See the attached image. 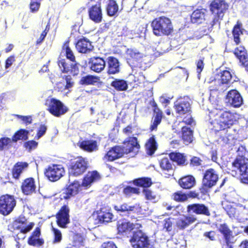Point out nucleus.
Wrapping results in <instances>:
<instances>
[{
  "instance_id": "nucleus-1",
  "label": "nucleus",
  "mask_w": 248,
  "mask_h": 248,
  "mask_svg": "<svg viewBox=\"0 0 248 248\" xmlns=\"http://www.w3.org/2000/svg\"><path fill=\"white\" fill-rule=\"evenodd\" d=\"M210 128L215 132L221 131L224 135L221 137L225 143H229L233 139L228 128L236 121L238 117L236 113L230 111H218L217 109L210 112Z\"/></svg>"
},
{
  "instance_id": "nucleus-2",
  "label": "nucleus",
  "mask_w": 248,
  "mask_h": 248,
  "mask_svg": "<svg viewBox=\"0 0 248 248\" xmlns=\"http://www.w3.org/2000/svg\"><path fill=\"white\" fill-rule=\"evenodd\" d=\"M124 144L126 145L124 147L117 146L111 148L103 157V160L104 161H112L122 157L124 154L138 152L140 145L137 142L136 138L130 137L129 140Z\"/></svg>"
},
{
  "instance_id": "nucleus-3",
  "label": "nucleus",
  "mask_w": 248,
  "mask_h": 248,
  "mask_svg": "<svg viewBox=\"0 0 248 248\" xmlns=\"http://www.w3.org/2000/svg\"><path fill=\"white\" fill-rule=\"evenodd\" d=\"M153 32L156 36L168 35L173 31L170 20L165 16L154 19L152 23Z\"/></svg>"
},
{
  "instance_id": "nucleus-4",
  "label": "nucleus",
  "mask_w": 248,
  "mask_h": 248,
  "mask_svg": "<svg viewBox=\"0 0 248 248\" xmlns=\"http://www.w3.org/2000/svg\"><path fill=\"white\" fill-rule=\"evenodd\" d=\"M228 7L224 0H214L211 3L210 10L214 16L210 23L212 27L217 23L219 25V20L223 17Z\"/></svg>"
},
{
  "instance_id": "nucleus-5",
  "label": "nucleus",
  "mask_w": 248,
  "mask_h": 248,
  "mask_svg": "<svg viewBox=\"0 0 248 248\" xmlns=\"http://www.w3.org/2000/svg\"><path fill=\"white\" fill-rule=\"evenodd\" d=\"M247 160L242 156L236 158L232 163V175L239 174L242 176L241 180L243 183L248 184V168Z\"/></svg>"
},
{
  "instance_id": "nucleus-6",
  "label": "nucleus",
  "mask_w": 248,
  "mask_h": 248,
  "mask_svg": "<svg viewBox=\"0 0 248 248\" xmlns=\"http://www.w3.org/2000/svg\"><path fill=\"white\" fill-rule=\"evenodd\" d=\"M46 105L48 111L56 117H60L68 110L67 108L62 102L55 98L47 99Z\"/></svg>"
},
{
  "instance_id": "nucleus-7",
  "label": "nucleus",
  "mask_w": 248,
  "mask_h": 248,
  "mask_svg": "<svg viewBox=\"0 0 248 248\" xmlns=\"http://www.w3.org/2000/svg\"><path fill=\"white\" fill-rule=\"evenodd\" d=\"M16 205V201L14 196L8 194L0 197V213L3 215L9 214Z\"/></svg>"
},
{
  "instance_id": "nucleus-8",
  "label": "nucleus",
  "mask_w": 248,
  "mask_h": 248,
  "mask_svg": "<svg viewBox=\"0 0 248 248\" xmlns=\"http://www.w3.org/2000/svg\"><path fill=\"white\" fill-rule=\"evenodd\" d=\"M130 243L134 248H147L149 245L148 236L141 231L134 232Z\"/></svg>"
},
{
  "instance_id": "nucleus-9",
  "label": "nucleus",
  "mask_w": 248,
  "mask_h": 248,
  "mask_svg": "<svg viewBox=\"0 0 248 248\" xmlns=\"http://www.w3.org/2000/svg\"><path fill=\"white\" fill-rule=\"evenodd\" d=\"M87 168V161L84 158L79 157L72 162L69 169V173L70 176H78L82 174Z\"/></svg>"
},
{
  "instance_id": "nucleus-10",
  "label": "nucleus",
  "mask_w": 248,
  "mask_h": 248,
  "mask_svg": "<svg viewBox=\"0 0 248 248\" xmlns=\"http://www.w3.org/2000/svg\"><path fill=\"white\" fill-rule=\"evenodd\" d=\"M64 170L61 165H53L48 167L46 175L51 181H56L60 179L63 175Z\"/></svg>"
},
{
  "instance_id": "nucleus-11",
  "label": "nucleus",
  "mask_w": 248,
  "mask_h": 248,
  "mask_svg": "<svg viewBox=\"0 0 248 248\" xmlns=\"http://www.w3.org/2000/svg\"><path fill=\"white\" fill-rule=\"evenodd\" d=\"M218 179V175L217 171L213 169H210L206 170L204 174L202 184L204 186L211 188L216 185Z\"/></svg>"
},
{
  "instance_id": "nucleus-12",
  "label": "nucleus",
  "mask_w": 248,
  "mask_h": 248,
  "mask_svg": "<svg viewBox=\"0 0 248 248\" xmlns=\"http://www.w3.org/2000/svg\"><path fill=\"white\" fill-rule=\"evenodd\" d=\"M34 225V223L32 222L27 223L24 217H19L12 224L13 227L15 230H19L23 233H26L30 231Z\"/></svg>"
},
{
  "instance_id": "nucleus-13",
  "label": "nucleus",
  "mask_w": 248,
  "mask_h": 248,
  "mask_svg": "<svg viewBox=\"0 0 248 248\" xmlns=\"http://www.w3.org/2000/svg\"><path fill=\"white\" fill-rule=\"evenodd\" d=\"M93 217H96L101 223H108L111 222L114 216L109 209L102 208L99 210L94 212L93 214Z\"/></svg>"
},
{
  "instance_id": "nucleus-14",
  "label": "nucleus",
  "mask_w": 248,
  "mask_h": 248,
  "mask_svg": "<svg viewBox=\"0 0 248 248\" xmlns=\"http://www.w3.org/2000/svg\"><path fill=\"white\" fill-rule=\"evenodd\" d=\"M174 108L177 113L183 115L190 111L191 107L188 98H180L174 103Z\"/></svg>"
},
{
  "instance_id": "nucleus-15",
  "label": "nucleus",
  "mask_w": 248,
  "mask_h": 248,
  "mask_svg": "<svg viewBox=\"0 0 248 248\" xmlns=\"http://www.w3.org/2000/svg\"><path fill=\"white\" fill-rule=\"evenodd\" d=\"M218 231L223 235L225 241L228 246L233 244L235 241V236L233 235L232 232L230 229L228 225L225 224L217 225Z\"/></svg>"
},
{
  "instance_id": "nucleus-16",
  "label": "nucleus",
  "mask_w": 248,
  "mask_h": 248,
  "mask_svg": "<svg viewBox=\"0 0 248 248\" xmlns=\"http://www.w3.org/2000/svg\"><path fill=\"white\" fill-rule=\"evenodd\" d=\"M226 100L227 103L234 108L240 107L243 103L241 95L235 90H232L228 93Z\"/></svg>"
},
{
  "instance_id": "nucleus-17",
  "label": "nucleus",
  "mask_w": 248,
  "mask_h": 248,
  "mask_svg": "<svg viewBox=\"0 0 248 248\" xmlns=\"http://www.w3.org/2000/svg\"><path fill=\"white\" fill-rule=\"evenodd\" d=\"M69 207L66 205H64L57 214L56 216L57 222L61 227L64 228L66 225L69 223Z\"/></svg>"
},
{
  "instance_id": "nucleus-18",
  "label": "nucleus",
  "mask_w": 248,
  "mask_h": 248,
  "mask_svg": "<svg viewBox=\"0 0 248 248\" xmlns=\"http://www.w3.org/2000/svg\"><path fill=\"white\" fill-rule=\"evenodd\" d=\"M196 220L197 218L194 215H183L177 219L176 224L179 229H184L190 224L194 223Z\"/></svg>"
},
{
  "instance_id": "nucleus-19",
  "label": "nucleus",
  "mask_w": 248,
  "mask_h": 248,
  "mask_svg": "<svg viewBox=\"0 0 248 248\" xmlns=\"http://www.w3.org/2000/svg\"><path fill=\"white\" fill-rule=\"evenodd\" d=\"M76 47L79 52L86 53L92 50L93 47L88 39L84 38L78 41Z\"/></svg>"
},
{
  "instance_id": "nucleus-20",
  "label": "nucleus",
  "mask_w": 248,
  "mask_h": 248,
  "mask_svg": "<svg viewBox=\"0 0 248 248\" xmlns=\"http://www.w3.org/2000/svg\"><path fill=\"white\" fill-rule=\"evenodd\" d=\"M77 145L81 149L88 152H93L98 150L97 143L94 140H80L78 142Z\"/></svg>"
},
{
  "instance_id": "nucleus-21",
  "label": "nucleus",
  "mask_w": 248,
  "mask_h": 248,
  "mask_svg": "<svg viewBox=\"0 0 248 248\" xmlns=\"http://www.w3.org/2000/svg\"><path fill=\"white\" fill-rule=\"evenodd\" d=\"M89 17L95 23H99L102 19V14L100 4L93 6L89 10Z\"/></svg>"
},
{
  "instance_id": "nucleus-22",
  "label": "nucleus",
  "mask_w": 248,
  "mask_h": 248,
  "mask_svg": "<svg viewBox=\"0 0 248 248\" xmlns=\"http://www.w3.org/2000/svg\"><path fill=\"white\" fill-rule=\"evenodd\" d=\"M91 69L96 73H100L105 67L106 62L103 59L100 57H94L90 61Z\"/></svg>"
},
{
  "instance_id": "nucleus-23",
  "label": "nucleus",
  "mask_w": 248,
  "mask_h": 248,
  "mask_svg": "<svg viewBox=\"0 0 248 248\" xmlns=\"http://www.w3.org/2000/svg\"><path fill=\"white\" fill-rule=\"evenodd\" d=\"M21 189L26 195H29L34 192L36 189V185L33 178H27L23 182Z\"/></svg>"
},
{
  "instance_id": "nucleus-24",
  "label": "nucleus",
  "mask_w": 248,
  "mask_h": 248,
  "mask_svg": "<svg viewBox=\"0 0 248 248\" xmlns=\"http://www.w3.org/2000/svg\"><path fill=\"white\" fill-rule=\"evenodd\" d=\"M99 178V174L97 171L88 172L83 180L82 186L86 188L89 187L92 183L98 180Z\"/></svg>"
},
{
  "instance_id": "nucleus-25",
  "label": "nucleus",
  "mask_w": 248,
  "mask_h": 248,
  "mask_svg": "<svg viewBox=\"0 0 248 248\" xmlns=\"http://www.w3.org/2000/svg\"><path fill=\"white\" fill-rule=\"evenodd\" d=\"M188 212H192L197 214H203L209 216L210 215L208 209L202 204H193L187 206Z\"/></svg>"
},
{
  "instance_id": "nucleus-26",
  "label": "nucleus",
  "mask_w": 248,
  "mask_h": 248,
  "mask_svg": "<svg viewBox=\"0 0 248 248\" xmlns=\"http://www.w3.org/2000/svg\"><path fill=\"white\" fill-rule=\"evenodd\" d=\"M222 205L230 218L236 219L239 217V211L234 207L233 203L228 201H223Z\"/></svg>"
},
{
  "instance_id": "nucleus-27",
  "label": "nucleus",
  "mask_w": 248,
  "mask_h": 248,
  "mask_svg": "<svg viewBox=\"0 0 248 248\" xmlns=\"http://www.w3.org/2000/svg\"><path fill=\"white\" fill-rule=\"evenodd\" d=\"M108 74H115L119 72L120 65L118 60L113 57H109L108 58Z\"/></svg>"
},
{
  "instance_id": "nucleus-28",
  "label": "nucleus",
  "mask_w": 248,
  "mask_h": 248,
  "mask_svg": "<svg viewBox=\"0 0 248 248\" xmlns=\"http://www.w3.org/2000/svg\"><path fill=\"white\" fill-rule=\"evenodd\" d=\"M135 225L125 219L120 220L117 222V229L119 233L130 232L134 228Z\"/></svg>"
},
{
  "instance_id": "nucleus-29",
  "label": "nucleus",
  "mask_w": 248,
  "mask_h": 248,
  "mask_svg": "<svg viewBox=\"0 0 248 248\" xmlns=\"http://www.w3.org/2000/svg\"><path fill=\"white\" fill-rule=\"evenodd\" d=\"M80 185L78 181H75L70 183L66 190V195L63 197L65 199H68L70 196L76 195L79 192L80 189Z\"/></svg>"
},
{
  "instance_id": "nucleus-30",
  "label": "nucleus",
  "mask_w": 248,
  "mask_h": 248,
  "mask_svg": "<svg viewBox=\"0 0 248 248\" xmlns=\"http://www.w3.org/2000/svg\"><path fill=\"white\" fill-rule=\"evenodd\" d=\"M179 184L183 188L190 189L195 184V178L191 175L183 177L179 180Z\"/></svg>"
},
{
  "instance_id": "nucleus-31",
  "label": "nucleus",
  "mask_w": 248,
  "mask_h": 248,
  "mask_svg": "<svg viewBox=\"0 0 248 248\" xmlns=\"http://www.w3.org/2000/svg\"><path fill=\"white\" fill-rule=\"evenodd\" d=\"M40 235V230L39 228H36L32 235L29 238V244L34 246H40L43 245L44 241L39 238Z\"/></svg>"
},
{
  "instance_id": "nucleus-32",
  "label": "nucleus",
  "mask_w": 248,
  "mask_h": 248,
  "mask_svg": "<svg viewBox=\"0 0 248 248\" xmlns=\"http://www.w3.org/2000/svg\"><path fill=\"white\" fill-rule=\"evenodd\" d=\"M160 166L162 170L167 171L168 176L172 175L173 172L172 165L171 164V160L170 158L164 157L161 159L160 161Z\"/></svg>"
},
{
  "instance_id": "nucleus-33",
  "label": "nucleus",
  "mask_w": 248,
  "mask_h": 248,
  "mask_svg": "<svg viewBox=\"0 0 248 248\" xmlns=\"http://www.w3.org/2000/svg\"><path fill=\"white\" fill-rule=\"evenodd\" d=\"M205 10H195L191 16V22L193 23H201L204 20Z\"/></svg>"
},
{
  "instance_id": "nucleus-34",
  "label": "nucleus",
  "mask_w": 248,
  "mask_h": 248,
  "mask_svg": "<svg viewBox=\"0 0 248 248\" xmlns=\"http://www.w3.org/2000/svg\"><path fill=\"white\" fill-rule=\"evenodd\" d=\"M126 54L127 59L134 61H139L144 56L143 53L135 48L127 49Z\"/></svg>"
},
{
  "instance_id": "nucleus-35",
  "label": "nucleus",
  "mask_w": 248,
  "mask_h": 248,
  "mask_svg": "<svg viewBox=\"0 0 248 248\" xmlns=\"http://www.w3.org/2000/svg\"><path fill=\"white\" fill-rule=\"evenodd\" d=\"M28 166V164L27 163H17L13 169V177L16 179L18 178L20 174L27 168Z\"/></svg>"
},
{
  "instance_id": "nucleus-36",
  "label": "nucleus",
  "mask_w": 248,
  "mask_h": 248,
  "mask_svg": "<svg viewBox=\"0 0 248 248\" xmlns=\"http://www.w3.org/2000/svg\"><path fill=\"white\" fill-rule=\"evenodd\" d=\"M226 87L227 86L221 83V80L220 79L219 77L217 76L216 78L211 82V85L209 86V89L210 91H223L226 89Z\"/></svg>"
},
{
  "instance_id": "nucleus-37",
  "label": "nucleus",
  "mask_w": 248,
  "mask_h": 248,
  "mask_svg": "<svg viewBox=\"0 0 248 248\" xmlns=\"http://www.w3.org/2000/svg\"><path fill=\"white\" fill-rule=\"evenodd\" d=\"M157 143L154 137L150 138L145 144V149L147 154L152 155L157 149Z\"/></svg>"
},
{
  "instance_id": "nucleus-38",
  "label": "nucleus",
  "mask_w": 248,
  "mask_h": 248,
  "mask_svg": "<svg viewBox=\"0 0 248 248\" xmlns=\"http://www.w3.org/2000/svg\"><path fill=\"white\" fill-rule=\"evenodd\" d=\"M154 111L155 113L154 118L153 124L150 126V129L152 131L156 129L157 125L161 121L162 117V112L158 108H155Z\"/></svg>"
},
{
  "instance_id": "nucleus-39",
  "label": "nucleus",
  "mask_w": 248,
  "mask_h": 248,
  "mask_svg": "<svg viewBox=\"0 0 248 248\" xmlns=\"http://www.w3.org/2000/svg\"><path fill=\"white\" fill-rule=\"evenodd\" d=\"M169 156L171 161L176 162L178 165H185L186 161V156L179 153H171Z\"/></svg>"
},
{
  "instance_id": "nucleus-40",
  "label": "nucleus",
  "mask_w": 248,
  "mask_h": 248,
  "mask_svg": "<svg viewBox=\"0 0 248 248\" xmlns=\"http://www.w3.org/2000/svg\"><path fill=\"white\" fill-rule=\"evenodd\" d=\"M73 85V82L71 81V77L67 76L65 79H63L62 82L57 83V86L59 90L63 91L66 89L69 90Z\"/></svg>"
},
{
  "instance_id": "nucleus-41",
  "label": "nucleus",
  "mask_w": 248,
  "mask_h": 248,
  "mask_svg": "<svg viewBox=\"0 0 248 248\" xmlns=\"http://www.w3.org/2000/svg\"><path fill=\"white\" fill-rule=\"evenodd\" d=\"M234 54L236 57L240 60L243 64H245L247 58L246 52L244 46H240L236 48Z\"/></svg>"
},
{
  "instance_id": "nucleus-42",
  "label": "nucleus",
  "mask_w": 248,
  "mask_h": 248,
  "mask_svg": "<svg viewBox=\"0 0 248 248\" xmlns=\"http://www.w3.org/2000/svg\"><path fill=\"white\" fill-rule=\"evenodd\" d=\"M111 86L117 91H125L128 87L126 81L119 79H115L111 83Z\"/></svg>"
},
{
  "instance_id": "nucleus-43",
  "label": "nucleus",
  "mask_w": 248,
  "mask_h": 248,
  "mask_svg": "<svg viewBox=\"0 0 248 248\" xmlns=\"http://www.w3.org/2000/svg\"><path fill=\"white\" fill-rule=\"evenodd\" d=\"M107 11L108 16H115L118 11V6L114 0H109L107 4Z\"/></svg>"
},
{
  "instance_id": "nucleus-44",
  "label": "nucleus",
  "mask_w": 248,
  "mask_h": 248,
  "mask_svg": "<svg viewBox=\"0 0 248 248\" xmlns=\"http://www.w3.org/2000/svg\"><path fill=\"white\" fill-rule=\"evenodd\" d=\"M99 80V79L97 77L88 75L82 77L80 80V83L86 85H94L95 83H97Z\"/></svg>"
},
{
  "instance_id": "nucleus-45",
  "label": "nucleus",
  "mask_w": 248,
  "mask_h": 248,
  "mask_svg": "<svg viewBox=\"0 0 248 248\" xmlns=\"http://www.w3.org/2000/svg\"><path fill=\"white\" fill-rule=\"evenodd\" d=\"M29 131L25 129H20L17 131L12 138L13 142H16L19 140H26L28 138Z\"/></svg>"
},
{
  "instance_id": "nucleus-46",
  "label": "nucleus",
  "mask_w": 248,
  "mask_h": 248,
  "mask_svg": "<svg viewBox=\"0 0 248 248\" xmlns=\"http://www.w3.org/2000/svg\"><path fill=\"white\" fill-rule=\"evenodd\" d=\"M183 139L186 144L190 143L192 141V131L186 126L182 128Z\"/></svg>"
},
{
  "instance_id": "nucleus-47",
  "label": "nucleus",
  "mask_w": 248,
  "mask_h": 248,
  "mask_svg": "<svg viewBox=\"0 0 248 248\" xmlns=\"http://www.w3.org/2000/svg\"><path fill=\"white\" fill-rule=\"evenodd\" d=\"M243 33V30L242 29V24L239 22H237V24L234 27L232 31V34L233 36L234 41L236 44L240 43L239 36Z\"/></svg>"
},
{
  "instance_id": "nucleus-48",
  "label": "nucleus",
  "mask_w": 248,
  "mask_h": 248,
  "mask_svg": "<svg viewBox=\"0 0 248 248\" xmlns=\"http://www.w3.org/2000/svg\"><path fill=\"white\" fill-rule=\"evenodd\" d=\"M134 183L135 185L144 187H149L152 184L151 179L149 178H140L135 180Z\"/></svg>"
},
{
  "instance_id": "nucleus-49",
  "label": "nucleus",
  "mask_w": 248,
  "mask_h": 248,
  "mask_svg": "<svg viewBox=\"0 0 248 248\" xmlns=\"http://www.w3.org/2000/svg\"><path fill=\"white\" fill-rule=\"evenodd\" d=\"M217 77H219L221 80V83L226 85L232 78V75L230 72L228 71H223L220 73V75H218Z\"/></svg>"
},
{
  "instance_id": "nucleus-50",
  "label": "nucleus",
  "mask_w": 248,
  "mask_h": 248,
  "mask_svg": "<svg viewBox=\"0 0 248 248\" xmlns=\"http://www.w3.org/2000/svg\"><path fill=\"white\" fill-rule=\"evenodd\" d=\"M134 206H129L126 203L120 205H115L114 206V209L118 212H128L132 211L134 210Z\"/></svg>"
},
{
  "instance_id": "nucleus-51",
  "label": "nucleus",
  "mask_w": 248,
  "mask_h": 248,
  "mask_svg": "<svg viewBox=\"0 0 248 248\" xmlns=\"http://www.w3.org/2000/svg\"><path fill=\"white\" fill-rule=\"evenodd\" d=\"M58 65L62 72L68 73L72 70V65H69L66 63L65 60H60L59 61Z\"/></svg>"
},
{
  "instance_id": "nucleus-52",
  "label": "nucleus",
  "mask_w": 248,
  "mask_h": 248,
  "mask_svg": "<svg viewBox=\"0 0 248 248\" xmlns=\"http://www.w3.org/2000/svg\"><path fill=\"white\" fill-rule=\"evenodd\" d=\"M172 199L177 202H184L187 199L186 194L181 191H178L174 193L172 196Z\"/></svg>"
},
{
  "instance_id": "nucleus-53",
  "label": "nucleus",
  "mask_w": 248,
  "mask_h": 248,
  "mask_svg": "<svg viewBox=\"0 0 248 248\" xmlns=\"http://www.w3.org/2000/svg\"><path fill=\"white\" fill-rule=\"evenodd\" d=\"M143 192L147 200L152 201L153 202H156L158 201V197L151 190L149 189H144Z\"/></svg>"
},
{
  "instance_id": "nucleus-54",
  "label": "nucleus",
  "mask_w": 248,
  "mask_h": 248,
  "mask_svg": "<svg viewBox=\"0 0 248 248\" xmlns=\"http://www.w3.org/2000/svg\"><path fill=\"white\" fill-rule=\"evenodd\" d=\"M13 142L12 139L4 137L0 139V150L10 146Z\"/></svg>"
},
{
  "instance_id": "nucleus-55",
  "label": "nucleus",
  "mask_w": 248,
  "mask_h": 248,
  "mask_svg": "<svg viewBox=\"0 0 248 248\" xmlns=\"http://www.w3.org/2000/svg\"><path fill=\"white\" fill-rule=\"evenodd\" d=\"M63 50H65V54L68 59L72 62H74L75 60V57L71 48L66 44L63 46Z\"/></svg>"
},
{
  "instance_id": "nucleus-56",
  "label": "nucleus",
  "mask_w": 248,
  "mask_h": 248,
  "mask_svg": "<svg viewBox=\"0 0 248 248\" xmlns=\"http://www.w3.org/2000/svg\"><path fill=\"white\" fill-rule=\"evenodd\" d=\"M124 193L126 195L130 196L132 194H139L140 191L139 188L127 186L124 189Z\"/></svg>"
},
{
  "instance_id": "nucleus-57",
  "label": "nucleus",
  "mask_w": 248,
  "mask_h": 248,
  "mask_svg": "<svg viewBox=\"0 0 248 248\" xmlns=\"http://www.w3.org/2000/svg\"><path fill=\"white\" fill-rule=\"evenodd\" d=\"M52 230L54 235V238L53 243L54 244L60 243L62 239L61 232L59 230L53 227H52Z\"/></svg>"
},
{
  "instance_id": "nucleus-58",
  "label": "nucleus",
  "mask_w": 248,
  "mask_h": 248,
  "mask_svg": "<svg viewBox=\"0 0 248 248\" xmlns=\"http://www.w3.org/2000/svg\"><path fill=\"white\" fill-rule=\"evenodd\" d=\"M42 0H31L30 9L32 12H37L40 7Z\"/></svg>"
},
{
  "instance_id": "nucleus-59",
  "label": "nucleus",
  "mask_w": 248,
  "mask_h": 248,
  "mask_svg": "<svg viewBox=\"0 0 248 248\" xmlns=\"http://www.w3.org/2000/svg\"><path fill=\"white\" fill-rule=\"evenodd\" d=\"M38 146V142L34 140H30L24 143V146L27 150L31 151L34 150Z\"/></svg>"
},
{
  "instance_id": "nucleus-60",
  "label": "nucleus",
  "mask_w": 248,
  "mask_h": 248,
  "mask_svg": "<svg viewBox=\"0 0 248 248\" xmlns=\"http://www.w3.org/2000/svg\"><path fill=\"white\" fill-rule=\"evenodd\" d=\"M46 129V127L45 125H40L38 129L37 135L35 136V138L37 140L39 139L45 134Z\"/></svg>"
},
{
  "instance_id": "nucleus-61",
  "label": "nucleus",
  "mask_w": 248,
  "mask_h": 248,
  "mask_svg": "<svg viewBox=\"0 0 248 248\" xmlns=\"http://www.w3.org/2000/svg\"><path fill=\"white\" fill-rule=\"evenodd\" d=\"M203 60V58H201L197 62V70L199 75L204 67Z\"/></svg>"
},
{
  "instance_id": "nucleus-62",
  "label": "nucleus",
  "mask_w": 248,
  "mask_h": 248,
  "mask_svg": "<svg viewBox=\"0 0 248 248\" xmlns=\"http://www.w3.org/2000/svg\"><path fill=\"white\" fill-rule=\"evenodd\" d=\"M202 160L197 157H193L191 159L190 165L193 166H198L201 165Z\"/></svg>"
},
{
  "instance_id": "nucleus-63",
  "label": "nucleus",
  "mask_w": 248,
  "mask_h": 248,
  "mask_svg": "<svg viewBox=\"0 0 248 248\" xmlns=\"http://www.w3.org/2000/svg\"><path fill=\"white\" fill-rule=\"evenodd\" d=\"M164 221V228H165L167 231H170L172 229V222L171 219L168 218L165 220Z\"/></svg>"
},
{
  "instance_id": "nucleus-64",
  "label": "nucleus",
  "mask_w": 248,
  "mask_h": 248,
  "mask_svg": "<svg viewBox=\"0 0 248 248\" xmlns=\"http://www.w3.org/2000/svg\"><path fill=\"white\" fill-rule=\"evenodd\" d=\"M102 248H117L112 242H105L102 244Z\"/></svg>"
}]
</instances>
